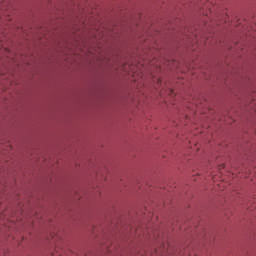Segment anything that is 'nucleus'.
Masks as SVG:
<instances>
[{
	"mask_svg": "<svg viewBox=\"0 0 256 256\" xmlns=\"http://www.w3.org/2000/svg\"><path fill=\"white\" fill-rule=\"evenodd\" d=\"M170 93L172 94V93H173V90H170Z\"/></svg>",
	"mask_w": 256,
	"mask_h": 256,
	"instance_id": "1",
	"label": "nucleus"
}]
</instances>
